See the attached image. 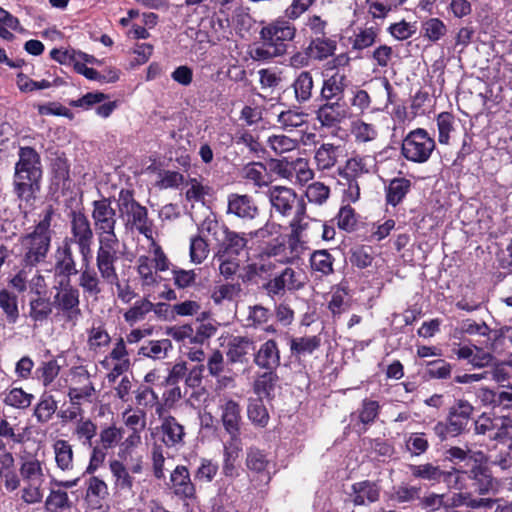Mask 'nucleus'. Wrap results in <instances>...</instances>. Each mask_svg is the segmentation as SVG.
Wrapping results in <instances>:
<instances>
[{"instance_id":"obj_1","label":"nucleus","mask_w":512,"mask_h":512,"mask_svg":"<svg viewBox=\"0 0 512 512\" xmlns=\"http://www.w3.org/2000/svg\"><path fill=\"white\" fill-rule=\"evenodd\" d=\"M296 35V28L287 21L276 20L260 30L261 43L250 54L256 61H268L287 52L288 42Z\"/></svg>"},{"instance_id":"obj_2","label":"nucleus","mask_w":512,"mask_h":512,"mask_svg":"<svg viewBox=\"0 0 512 512\" xmlns=\"http://www.w3.org/2000/svg\"><path fill=\"white\" fill-rule=\"evenodd\" d=\"M53 214V208L47 207L34 230L21 237L22 264L35 267L45 261L51 246L52 231L50 227Z\"/></svg>"},{"instance_id":"obj_3","label":"nucleus","mask_w":512,"mask_h":512,"mask_svg":"<svg viewBox=\"0 0 512 512\" xmlns=\"http://www.w3.org/2000/svg\"><path fill=\"white\" fill-rule=\"evenodd\" d=\"M41 176L42 170L38 153L31 147H21L14 178L17 196L26 202L33 199L39 190Z\"/></svg>"},{"instance_id":"obj_4","label":"nucleus","mask_w":512,"mask_h":512,"mask_svg":"<svg viewBox=\"0 0 512 512\" xmlns=\"http://www.w3.org/2000/svg\"><path fill=\"white\" fill-rule=\"evenodd\" d=\"M267 197L271 205V211L283 217L294 214L290 223L291 229L305 230L308 228L306 218V204L297 193L289 187L271 186L267 191Z\"/></svg>"},{"instance_id":"obj_5","label":"nucleus","mask_w":512,"mask_h":512,"mask_svg":"<svg viewBox=\"0 0 512 512\" xmlns=\"http://www.w3.org/2000/svg\"><path fill=\"white\" fill-rule=\"evenodd\" d=\"M117 207L127 229H136L147 239L153 238L152 226L148 219L147 209L135 200L132 190H120L117 199Z\"/></svg>"},{"instance_id":"obj_6","label":"nucleus","mask_w":512,"mask_h":512,"mask_svg":"<svg viewBox=\"0 0 512 512\" xmlns=\"http://www.w3.org/2000/svg\"><path fill=\"white\" fill-rule=\"evenodd\" d=\"M96 267L104 282H116V264L121 258V243L117 234H96Z\"/></svg>"},{"instance_id":"obj_7","label":"nucleus","mask_w":512,"mask_h":512,"mask_svg":"<svg viewBox=\"0 0 512 512\" xmlns=\"http://www.w3.org/2000/svg\"><path fill=\"white\" fill-rule=\"evenodd\" d=\"M151 240L150 255H141L136 260L137 273L143 286H155L161 280L157 272L170 269L171 263L154 239Z\"/></svg>"},{"instance_id":"obj_8","label":"nucleus","mask_w":512,"mask_h":512,"mask_svg":"<svg viewBox=\"0 0 512 512\" xmlns=\"http://www.w3.org/2000/svg\"><path fill=\"white\" fill-rule=\"evenodd\" d=\"M70 236L66 237L63 244L76 245L81 258H93L92 245L94 231L88 217L81 211H71Z\"/></svg>"},{"instance_id":"obj_9","label":"nucleus","mask_w":512,"mask_h":512,"mask_svg":"<svg viewBox=\"0 0 512 512\" xmlns=\"http://www.w3.org/2000/svg\"><path fill=\"white\" fill-rule=\"evenodd\" d=\"M435 140L422 128L410 131L402 141L401 153L413 163H425L435 149Z\"/></svg>"},{"instance_id":"obj_10","label":"nucleus","mask_w":512,"mask_h":512,"mask_svg":"<svg viewBox=\"0 0 512 512\" xmlns=\"http://www.w3.org/2000/svg\"><path fill=\"white\" fill-rule=\"evenodd\" d=\"M302 231L292 229L287 237L275 238L265 247L263 253L268 257L276 258L282 264L293 263L306 249L305 242L300 238Z\"/></svg>"},{"instance_id":"obj_11","label":"nucleus","mask_w":512,"mask_h":512,"mask_svg":"<svg viewBox=\"0 0 512 512\" xmlns=\"http://www.w3.org/2000/svg\"><path fill=\"white\" fill-rule=\"evenodd\" d=\"M305 276L291 267L284 268L279 274L267 281L263 288L266 294L274 299L282 297L286 292H294L302 289L305 285Z\"/></svg>"},{"instance_id":"obj_12","label":"nucleus","mask_w":512,"mask_h":512,"mask_svg":"<svg viewBox=\"0 0 512 512\" xmlns=\"http://www.w3.org/2000/svg\"><path fill=\"white\" fill-rule=\"evenodd\" d=\"M91 217L96 234H116L117 213L109 198L92 202Z\"/></svg>"},{"instance_id":"obj_13","label":"nucleus","mask_w":512,"mask_h":512,"mask_svg":"<svg viewBox=\"0 0 512 512\" xmlns=\"http://www.w3.org/2000/svg\"><path fill=\"white\" fill-rule=\"evenodd\" d=\"M63 287L54 296V304L57 309L63 312L67 321L75 322L81 315L79 308V290L70 282L60 281Z\"/></svg>"},{"instance_id":"obj_14","label":"nucleus","mask_w":512,"mask_h":512,"mask_svg":"<svg viewBox=\"0 0 512 512\" xmlns=\"http://www.w3.org/2000/svg\"><path fill=\"white\" fill-rule=\"evenodd\" d=\"M227 214L242 220H253L258 216L259 208L251 196L234 193L228 196Z\"/></svg>"},{"instance_id":"obj_15","label":"nucleus","mask_w":512,"mask_h":512,"mask_svg":"<svg viewBox=\"0 0 512 512\" xmlns=\"http://www.w3.org/2000/svg\"><path fill=\"white\" fill-rule=\"evenodd\" d=\"M345 102L324 101L316 111V119L323 127L332 128L340 124L347 117Z\"/></svg>"},{"instance_id":"obj_16","label":"nucleus","mask_w":512,"mask_h":512,"mask_svg":"<svg viewBox=\"0 0 512 512\" xmlns=\"http://www.w3.org/2000/svg\"><path fill=\"white\" fill-rule=\"evenodd\" d=\"M79 279L78 285L82 288L85 294L90 296H97L101 293V275L92 266V258H81V269L78 271Z\"/></svg>"},{"instance_id":"obj_17","label":"nucleus","mask_w":512,"mask_h":512,"mask_svg":"<svg viewBox=\"0 0 512 512\" xmlns=\"http://www.w3.org/2000/svg\"><path fill=\"white\" fill-rule=\"evenodd\" d=\"M55 275L64 278V283L70 282V277L76 275L78 270L69 244H62L55 251Z\"/></svg>"},{"instance_id":"obj_18","label":"nucleus","mask_w":512,"mask_h":512,"mask_svg":"<svg viewBox=\"0 0 512 512\" xmlns=\"http://www.w3.org/2000/svg\"><path fill=\"white\" fill-rule=\"evenodd\" d=\"M254 363L265 370H275L280 365V351L275 340L269 339L260 345Z\"/></svg>"},{"instance_id":"obj_19","label":"nucleus","mask_w":512,"mask_h":512,"mask_svg":"<svg viewBox=\"0 0 512 512\" xmlns=\"http://www.w3.org/2000/svg\"><path fill=\"white\" fill-rule=\"evenodd\" d=\"M254 351L253 341L244 336H235L227 344L226 357L228 364L245 363L247 356Z\"/></svg>"},{"instance_id":"obj_20","label":"nucleus","mask_w":512,"mask_h":512,"mask_svg":"<svg viewBox=\"0 0 512 512\" xmlns=\"http://www.w3.org/2000/svg\"><path fill=\"white\" fill-rule=\"evenodd\" d=\"M374 166L370 156L356 155L349 158L343 167L338 168V174L344 179H355L368 174Z\"/></svg>"},{"instance_id":"obj_21","label":"nucleus","mask_w":512,"mask_h":512,"mask_svg":"<svg viewBox=\"0 0 512 512\" xmlns=\"http://www.w3.org/2000/svg\"><path fill=\"white\" fill-rule=\"evenodd\" d=\"M170 481L171 489L177 497L181 499L194 497L195 487L185 466H177L171 474Z\"/></svg>"},{"instance_id":"obj_22","label":"nucleus","mask_w":512,"mask_h":512,"mask_svg":"<svg viewBox=\"0 0 512 512\" xmlns=\"http://www.w3.org/2000/svg\"><path fill=\"white\" fill-rule=\"evenodd\" d=\"M342 154V147L332 143H323L316 148L314 162L319 171L331 170Z\"/></svg>"},{"instance_id":"obj_23","label":"nucleus","mask_w":512,"mask_h":512,"mask_svg":"<svg viewBox=\"0 0 512 512\" xmlns=\"http://www.w3.org/2000/svg\"><path fill=\"white\" fill-rule=\"evenodd\" d=\"M347 86V78L344 73L336 72L325 79L321 88L322 101L343 102V93Z\"/></svg>"},{"instance_id":"obj_24","label":"nucleus","mask_w":512,"mask_h":512,"mask_svg":"<svg viewBox=\"0 0 512 512\" xmlns=\"http://www.w3.org/2000/svg\"><path fill=\"white\" fill-rule=\"evenodd\" d=\"M126 426L132 429L133 433L121 444L118 456L128 462L129 458L132 459V448L140 443L141 438L138 431L145 428V418H127Z\"/></svg>"},{"instance_id":"obj_25","label":"nucleus","mask_w":512,"mask_h":512,"mask_svg":"<svg viewBox=\"0 0 512 512\" xmlns=\"http://www.w3.org/2000/svg\"><path fill=\"white\" fill-rule=\"evenodd\" d=\"M111 337L101 322L93 323L87 330V347L93 353H103L110 345Z\"/></svg>"},{"instance_id":"obj_26","label":"nucleus","mask_w":512,"mask_h":512,"mask_svg":"<svg viewBox=\"0 0 512 512\" xmlns=\"http://www.w3.org/2000/svg\"><path fill=\"white\" fill-rule=\"evenodd\" d=\"M172 349L173 345L170 339L149 340L140 346L138 355L153 360H163Z\"/></svg>"},{"instance_id":"obj_27","label":"nucleus","mask_w":512,"mask_h":512,"mask_svg":"<svg viewBox=\"0 0 512 512\" xmlns=\"http://www.w3.org/2000/svg\"><path fill=\"white\" fill-rule=\"evenodd\" d=\"M321 345V338L317 335L293 337L289 341L291 354L297 358L311 355Z\"/></svg>"},{"instance_id":"obj_28","label":"nucleus","mask_w":512,"mask_h":512,"mask_svg":"<svg viewBox=\"0 0 512 512\" xmlns=\"http://www.w3.org/2000/svg\"><path fill=\"white\" fill-rule=\"evenodd\" d=\"M470 488L479 494H486L495 489V483L490 473L480 466H473L470 471Z\"/></svg>"},{"instance_id":"obj_29","label":"nucleus","mask_w":512,"mask_h":512,"mask_svg":"<svg viewBox=\"0 0 512 512\" xmlns=\"http://www.w3.org/2000/svg\"><path fill=\"white\" fill-rule=\"evenodd\" d=\"M242 177L252 182L254 186L262 188L270 183V175L265 164L261 162H251L242 169Z\"/></svg>"},{"instance_id":"obj_30","label":"nucleus","mask_w":512,"mask_h":512,"mask_svg":"<svg viewBox=\"0 0 512 512\" xmlns=\"http://www.w3.org/2000/svg\"><path fill=\"white\" fill-rule=\"evenodd\" d=\"M353 502L356 505L372 503L379 498V488L375 483L362 481L353 484Z\"/></svg>"},{"instance_id":"obj_31","label":"nucleus","mask_w":512,"mask_h":512,"mask_svg":"<svg viewBox=\"0 0 512 512\" xmlns=\"http://www.w3.org/2000/svg\"><path fill=\"white\" fill-rule=\"evenodd\" d=\"M412 183L404 177L394 178L386 188V201L392 206L398 205L410 191Z\"/></svg>"},{"instance_id":"obj_32","label":"nucleus","mask_w":512,"mask_h":512,"mask_svg":"<svg viewBox=\"0 0 512 512\" xmlns=\"http://www.w3.org/2000/svg\"><path fill=\"white\" fill-rule=\"evenodd\" d=\"M0 308L5 315L8 324L17 323L20 313L17 296L7 289L0 290Z\"/></svg>"},{"instance_id":"obj_33","label":"nucleus","mask_w":512,"mask_h":512,"mask_svg":"<svg viewBox=\"0 0 512 512\" xmlns=\"http://www.w3.org/2000/svg\"><path fill=\"white\" fill-rule=\"evenodd\" d=\"M313 86L311 73L302 71L292 84L296 101L300 104L309 101L312 97Z\"/></svg>"},{"instance_id":"obj_34","label":"nucleus","mask_w":512,"mask_h":512,"mask_svg":"<svg viewBox=\"0 0 512 512\" xmlns=\"http://www.w3.org/2000/svg\"><path fill=\"white\" fill-rule=\"evenodd\" d=\"M110 471L114 478L115 488L120 491H131L133 477L129 474L127 467L122 461L113 460L110 462Z\"/></svg>"},{"instance_id":"obj_35","label":"nucleus","mask_w":512,"mask_h":512,"mask_svg":"<svg viewBox=\"0 0 512 512\" xmlns=\"http://www.w3.org/2000/svg\"><path fill=\"white\" fill-rule=\"evenodd\" d=\"M310 266L314 272H318L321 276H327L333 273L334 257L328 250H316L310 256Z\"/></svg>"},{"instance_id":"obj_36","label":"nucleus","mask_w":512,"mask_h":512,"mask_svg":"<svg viewBox=\"0 0 512 512\" xmlns=\"http://www.w3.org/2000/svg\"><path fill=\"white\" fill-rule=\"evenodd\" d=\"M46 512H66L71 508L67 492L51 489L44 504Z\"/></svg>"},{"instance_id":"obj_37","label":"nucleus","mask_w":512,"mask_h":512,"mask_svg":"<svg viewBox=\"0 0 512 512\" xmlns=\"http://www.w3.org/2000/svg\"><path fill=\"white\" fill-rule=\"evenodd\" d=\"M52 313V302L49 298L38 296L29 302V317L34 322L42 323Z\"/></svg>"},{"instance_id":"obj_38","label":"nucleus","mask_w":512,"mask_h":512,"mask_svg":"<svg viewBox=\"0 0 512 512\" xmlns=\"http://www.w3.org/2000/svg\"><path fill=\"white\" fill-rule=\"evenodd\" d=\"M152 308L153 303L150 300L146 298L138 300L124 313V320L130 326H133L136 323L143 321L147 314L152 312Z\"/></svg>"},{"instance_id":"obj_39","label":"nucleus","mask_w":512,"mask_h":512,"mask_svg":"<svg viewBox=\"0 0 512 512\" xmlns=\"http://www.w3.org/2000/svg\"><path fill=\"white\" fill-rule=\"evenodd\" d=\"M493 504V500L491 499H472L470 497V493H456L451 497H445V507H459V506H468L472 508L478 507H491Z\"/></svg>"},{"instance_id":"obj_40","label":"nucleus","mask_w":512,"mask_h":512,"mask_svg":"<svg viewBox=\"0 0 512 512\" xmlns=\"http://www.w3.org/2000/svg\"><path fill=\"white\" fill-rule=\"evenodd\" d=\"M335 49V41L324 37H317L311 41L308 47V54L316 60H324L331 56Z\"/></svg>"},{"instance_id":"obj_41","label":"nucleus","mask_w":512,"mask_h":512,"mask_svg":"<svg viewBox=\"0 0 512 512\" xmlns=\"http://www.w3.org/2000/svg\"><path fill=\"white\" fill-rule=\"evenodd\" d=\"M277 122L283 130L292 131L307 124V114L289 109L278 114Z\"/></svg>"},{"instance_id":"obj_42","label":"nucleus","mask_w":512,"mask_h":512,"mask_svg":"<svg viewBox=\"0 0 512 512\" xmlns=\"http://www.w3.org/2000/svg\"><path fill=\"white\" fill-rule=\"evenodd\" d=\"M409 470L413 477L433 483L441 482L444 475L443 470L431 463L410 465Z\"/></svg>"},{"instance_id":"obj_43","label":"nucleus","mask_w":512,"mask_h":512,"mask_svg":"<svg viewBox=\"0 0 512 512\" xmlns=\"http://www.w3.org/2000/svg\"><path fill=\"white\" fill-rule=\"evenodd\" d=\"M20 475L23 482H44L41 462L35 458H29L22 462L20 467Z\"/></svg>"},{"instance_id":"obj_44","label":"nucleus","mask_w":512,"mask_h":512,"mask_svg":"<svg viewBox=\"0 0 512 512\" xmlns=\"http://www.w3.org/2000/svg\"><path fill=\"white\" fill-rule=\"evenodd\" d=\"M351 300L347 290L344 287H337L331 295L328 308L333 317L340 316L350 308Z\"/></svg>"},{"instance_id":"obj_45","label":"nucleus","mask_w":512,"mask_h":512,"mask_svg":"<svg viewBox=\"0 0 512 512\" xmlns=\"http://www.w3.org/2000/svg\"><path fill=\"white\" fill-rule=\"evenodd\" d=\"M163 441L167 446L179 444L184 436V428L175 418H166L162 424Z\"/></svg>"},{"instance_id":"obj_46","label":"nucleus","mask_w":512,"mask_h":512,"mask_svg":"<svg viewBox=\"0 0 512 512\" xmlns=\"http://www.w3.org/2000/svg\"><path fill=\"white\" fill-rule=\"evenodd\" d=\"M55 461L61 470H70L73 466V451L65 440H57L53 445Z\"/></svg>"},{"instance_id":"obj_47","label":"nucleus","mask_w":512,"mask_h":512,"mask_svg":"<svg viewBox=\"0 0 512 512\" xmlns=\"http://www.w3.org/2000/svg\"><path fill=\"white\" fill-rule=\"evenodd\" d=\"M247 243L248 238L245 234L227 231L224 241V250L221 253H226L228 256H237L246 248Z\"/></svg>"},{"instance_id":"obj_48","label":"nucleus","mask_w":512,"mask_h":512,"mask_svg":"<svg viewBox=\"0 0 512 512\" xmlns=\"http://www.w3.org/2000/svg\"><path fill=\"white\" fill-rule=\"evenodd\" d=\"M268 147L277 155L291 152L298 147V141L284 134H274L267 139Z\"/></svg>"},{"instance_id":"obj_49","label":"nucleus","mask_w":512,"mask_h":512,"mask_svg":"<svg viewBox=\"0 0 512 512\" xmlns=\"http://www.w3.org/2000/svg\"><path fill=\"white\" fill-rule=\"evenodd\" d=\"M161 386L163 387V392L160 405H158L157 408L158 414H162L173 408L183 397L180 386H169L165 384H161Z\"/></svg>"},{"instance_id":"obj_50","label":"nucleus","mask_w":512,"mask_h":512,"mask_svg":"<svg viewBox=\"0 0 512 512\" xmlns=\"http://www.w3.org/2000/svg\"><path fill=\"white\" fill-rule=\"evenodd\" d=\"M279 378L274 370H267L266 372L257 376L254 381V391L259 396H269L274 390Z\"/></svg>"},{"instance_id":"obj_51","label":"nucleus","mask_w":512,"mask_h":512,"mask_svg":"<svg viewBox=\"0 0 512 512\" xmlns=\"http://www.w3.org/2000/svg\"><path fill=\"white\" fill-rule=\"evenodd\" d=\"M438 128V141L448 144L451 133L455 130V117L449 112H442L436 118Z\"/></svg>"},{"instance_id":"obj_52","label":"nucleus","mask_w":512,"mask_h":512,"mask_svg":"<svg viewBox=\"0 0 512 512\" xmlns=\"http://www.w3.org/2000/svg\"><path fill=\"white\" fill-rule=\"evenodd\" d=\"M464 428L463 422L460 418H446L444 421H440L434 428L435 433L441 438L446 439L448 437H455L459 435Z\"/></svg>"},{"instance_id":"obj_53","label":"nucleus","mask_w":512,"mask_h":512,"mask_svg":"<svg viewBox=\"0 0 512 512\" xmlns=\"http://www.w3.org/2000/svg\"><path fill=\"white\" fill-rule=\"evenodd\" d=\"M171 273L173 284L178 289H186L196 283L197 274L194 270H185L177 266H172Z\"/></svg>"},{"instance_id":"obj_54","label":"nucleus","mask_w":512,"mask_h":512,"mask_svg":"<svg viewBox=\"0 0 512 512\" xmlns=\"http://www.w3.org/2000/svg\"><path fill=\"white\" fill-rule=\"evenodd\" d=\"M470 473L454 469L453 471H444L442 481H444L449 488L456 490H467L470 486L466 483L469 480Z\"/></svg>"},{"instance_id":"obj_55","label":"nucleus","mask_w":512,"mask_h":512,"mask_svg":"<svg viewBox=\"0 0 512 512\" xmlns=\"http://www.w3.org/2000/svg\"><path fill=\"white\" fill-rule=\"evenodd\" d=\"M352 133L359 142L373 141L378 136L377 128L370 123L357 120L352 124Z\"/></svg>"},{"instance_id":"obj_56","label":"nucleus","mask_w":512,"mask_h":512,"mask_svg":"<svg viewBox=\"0 0 512 512\" xmlns=\"http://www.w3.org/2000/svg\"><path fill=\"white\" fill-rule=\"evenodd\" d=\"M422 29L424 36L432 42L438 41L447 32L446 25L442 20L438 18H430L425 21L423 23Z\"/></svg>"},{"instance_id":"obj_57","label":"nucleus","mask_w":512,"mask_h":512,"mask_svg":"<svg viewBox=\"0 0 512 512\" xmlns=\"http://www.w3.org/2000/svg\"><path fill=\"white\" fill-rule=\"evenodd\" d=\"M330 195L328 186L321 182H313L310 184L305 192V196L310 203L322 205L327 201Z\"/></svg>"},{"instance_id":"obj_58","label":"nucleus","mask_w":512,"mask_h":512,"mask_svg":"<svg viewBox=\"0 0 512 512\" xmlns=\"http://www.w3.org/2000/svg\"><path fill=\"white\" fill-rule=\"evenodd\" d=\"M377 35V29L374 27H366L361 29L354 36L352 41V48L355 50H363L365 48L371 47L375 43Z\"/></svg>"},{"instance_id":"obj_59","label":"nucleus","mask_w":512,"mask_h":512,"mask_svg":"<svg viewBox=\"0 0 512 512\" xmlns=\"http://www.w3.org/2000/svg\"><path fill=\"white\" fill-rule=\"evenodd\" d=\"M246 465L249 470L260 473L266 470L269 461L261 450L250 448L247 451Z\"/></svg>"},{"instance_id":"obj_60","label":"nucleus","mask_w":512,"mask_h":512,"mask_svg":"<svg viewBox=\"0 0 512 512\" xmlns=\"http://www.w3.org/2000/svg\"><path fill=\"white\" fill-rule=\"evenodd\" d=\"M130 361L125 340L120 337L116 339L112 350L100 362L101 365H109V362Z\"/></svg>"},{"instance_id":"obj_61","label":"nucleus","mask_w":512,"mask_h":512,"mask_svg":"<svg viewBox=\"0 0 512 512\" xmlns=\"http://www.w3.org/2000/svg\"><path fill=\"white\" fill-rule=\"evenodd\" d=\"M240 284H223L217 287L212 293V299L216 304H221L224 300H233L240 295Z\"/></svg>"},{"instance_id":"obj_62","label":"nucleus","mask_w":512,"mask_h":512,"mask_svg":"<svg viewBox=\"0 0 512 512\" xmlns=\"http://www.w3.org/2000/svg\"><path fill=\"white\" fill-rule=\"evenodd\" d=\"M209 248L202 237H193L190 241V261L194 264H201L208 256Z\"/></svg>"},{"instance_id":"obj_63","label":"nucleus","mask_w":512,"mask_h":512,"mask_svg":"<svg viewBox=\"0 0 512 512\" xmlns=\"http://www.w3.org/2000/svg\"><path fill=\"white\" fill-rule=\"evenodd\" d=\"M184 182V176L171 170H162L158 173L156 186L160 189L178 188Z\"/></svg>"},{"instance_id":"obj_64","label":"nucleus","mask_w":512,"mask_h":512,"mask_svg":"<svg viewBox=\"0 0 512 512\" xmlns=\"http://www.w3.org/2000/svg\"><path fill=\"white\" fill-rule=\"evenodd\" d=\"M292 170L296 182L303 185L309 182L314 177V171L310 168L309 163L304 158H297L293 160Z\"/></svg>"}]
</instances>
